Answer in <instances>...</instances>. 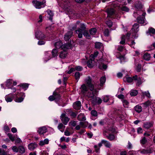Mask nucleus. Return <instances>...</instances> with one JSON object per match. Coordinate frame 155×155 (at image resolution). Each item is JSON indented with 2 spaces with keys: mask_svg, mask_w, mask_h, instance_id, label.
Returning <instances> with one entry per match:
<instances>
[{
  "mask_svg": "<svg viewBox=\"0 0 155 155\" xmlns=\"http://www.w3.org/2000/svg\"><path fill=\"white\" fill-rule=\"evenodd\" d=\"M75 71V69L74 68H71L70 70L68 71L67 73L68 74H71L72 72L74 71Z\"/></svg>",
  "mask_w": 155,
  "mask_h": 155,
  "instance_id": "obj_64",
  "label": "nucleus"
},
{
  "mask_svg": "<svg viewBox=\"0 0 155 155\" xmlns=\"http://www.w3.org/2000/svg\"><path fill=\"white\" fill-rule=\"evenodd\" d=\"M128 44L131 47L134 48V46L135 44V43L134 41H129L128 42Z\"/></svg>",
  "mask_w": 155,
  "mask_h": 155,
  "instance_id": "obj_43",
  "label": "nucleus"
},
{
  "mask_svg": "<svg viewBox=\"0 0 155 155\" xmlns=\"http://www.w3.org/2000/svg\"><path fill=\"white\" fill-rule=\"evenodd\" d=\"M141 64H138L136 68V70L137 72H140L141 70Z\"/></svg>",
  "mask_w": 155,
  "mask_h": 155,
  "instance_id": "obj_51",
  "label": "nucleus"
},
{
  "mask_svg": "<svg viewBox=\"0 0 155 155\" xmlns=\"http://www.w3.org/2000/svg\"><path fill=\"white\" fill-rule=\"evenodd\" d=\"M115 131V129L113 127H110L108 129H106L103 131V133H114Z\"/></svg>",
  "mask_w": 155,
  "mask_h": 155,
  "instance_id": "obj_16",
  "label": "nucleus"
},
{
  "mask_svg": "<svg viewBox=\"0 0 155 155\" xmlns=\"http://www.w3.org/2000/svg\"><path fill=\"white\" fill-rule=\"evenodd\" d=\"M103 134L104 136H105L107 138L110 140H114L115 138L114 135L111 133H103Z\"/></svg>",
  "mask_w": 155,
  "mask_h": 155,
  "instance_id": "obj_12",
  "label": "nucleus"
},
{
  "mask_svg": "<svg viewBox=\"0 0 155 155\" xmlns=\"http://www.w3.org/2000/svg\"><path fill=\"white\" fill-rule=\"evenodd\" d=\"M74 69H75V70H76L78 71H81L82 70L83 68H82V67H81V66H77L75 67Z\"/></svg>",
  "mask_w": 155,
  "mask_h": 155,
  "instance_id": "obj_55",
  "label": "nucleus"
},
{
  "mask_svg": "<svg viewBox=\"0 0 155 155\" xmlns=\"http://www.w3.org/2000/svg\"><path fill=\"white\" fill-rule=\"evenodd\" d=\"M91 113L92 116L97 117V112L95 110H92L91 112Z\"/></svg>",
  "mask_w": 155,
  "mask_h": 155,
  "instance_id": "obj_46",
  "label": "nucleus"
},
{
  "mask_svg": "<svg viewBox=\"0 0 155 155\" xmlns=\"http://www.w3.org/2000/svg\"><path fill=\"white\" fill-rule=\"evenodd\" d=\"M97 99L96 97H95L91 99V102L92 104L94 105H96L97 104Z\"/></svg>",
  "mask_w": 155,
  "mask_h": 155,
  "instance_id": "obj_40",
  "label": "nucleus"
},
{
  "mask_svg": "<svg viewBox=\"0 0 155 155\" xmlns=\"http://www.w3.org/2000/svg\"><path fill=\"white\" fill-rule=\"evenodd\" d=\"M98 54V51H96L94 52V54H91L90 56V58H94L96 57Z\"/></svg>",
  "mask_w": 155,
  "mask_h": 155,
  "instance_id": "obj_50",
  "label": "nucleus"
},
{
  "mask_svg": "<svg viewBox=\"0 0 155 155\" xmlns=\"http://www.w3.org/2000/svg\"><path fill=\"white\" fill-rule=\"evenodd\" d=\"M105 35L106 36H108L109 35V30L108 29H106L105 30L104 32Z\"/></svg>",
  "mask_w": 155,
  "mask_h": 155,
  "instance_id": "obj_58",
  "label": "nucleus"
},
{
  "mask_svg": "<svg viewBox=\"0 0 155 155\" xmlns=\"http://www.w3.org/2000/svg\"><path fill=\"white\" fill-rule=\"evenodd\" d=\"M61 119L62 122L64 125L67 124L69 120V118L66 116V114L64 113L62 114L61 115Z\"/></svg>",
  "mask_w": 155,
  "mask_h": 155,
  "instance_id": "obj_6",
  "label": "nucleus"
},
{
  "mask_svg": "<svg viewBox=\"0 0 155 155\" xmlns=\"http://www.w3.org/2000/svg\"><path fill=\"white\" fill-rule=\"evenodd\" d=\"M81 107V102L79 101L76 102L74 104V107L76 110L80 109Z\"/></svg>",
  "mask_w": 155,
  "mask_h": 155,
  "instance_id": "obj_19",
  "label": "nucleus"
},
{
  "mask_svg": "<svg viewBox=\"0 0 155 155\" xmlns=\"http://www.w3.org/2000/svg\"><path fill=\"white\" fill-rule=\"evenodd\" d=\"M80 125H81V127L83 128H85L87 127L88 124V123L87 122H82L81 121L79 123Z\"/></svg>",
  "mask_w": 155,
  "mask_h": 155,
  "instance_id": "obj_24",
  "label": "nucleus"
},
{
  "mask_svg": "<svg viewBox=\"0 0 155 155\" xmlns=\"http://www.w3.org/2000/svg\"><path fill=\"white\" fill-rule=\"evenodd\" d=\"M47 12L48 15L50 16V18H51L53 17V13L50 10H48L47 11Z\"/></svg>",
  "mask_w": 155,
  "mask_h": 155,
  "instance_id": "obj_61",
  "label": "nucleus"
},
{
  "mask_svg": "<svg viewBox=\"0 0 155 155\" xmlns=\"http://www.w3.org/2000/svg\"><path fill=\"white\" fill-rule=\"evenodd\" d=\"M149 34H155V29L153 28H150L148 29V31L147 32Z\"/></svg>",
  "mask_w": 155,
  "mask_h": 155,
  "instance_id": "obj_37",
  "label": "nucleus"
},
{
  "mask_svg": "<svg viewBox=\"0 0 155 155\" xmlns=\"http://www.w3.org/2000/svg\"><path fill=\"white\" fill-rule=\"evenodd\" d=\"M143 16L142 17L140 16L137 18V21L139 23L143 24L144 23L145 16Z\"/></svg>",
  "mask_w": 155,
  "mask_h": 155,
  "instance_id": "obj_14",
  "label": "nucleus"
},
{
  "mask_svg": "<svg viewBox=\"0 0 155 155\" xmlns=\"http://www.w3.org/2000/svg\"><path fill=\"white\" fill-rule=\"evenodd\" d=\"M142 96L144 97V96L146 95L147 97L150 98V94L148 91L146 92H142Z\"/></svg>",
  "mask_w": 155,
  "mask_h": 155,
  "instance_id": "obj_45",
  "label": "nucleus"
},
{
  "mask_svg": "<svg viewBox=\"0 0 155 155\" xmlns=\"http://www.w3.org/2000/svg\"><path fill=\"white\" fill-rule=\"evenodd\" d=\"M135 110L137 112L140 113L142 111V107L140 106L137 105L135 107Z\"/></svg>",
  "mask_w": 155,
  "mask_h": 155,
  "instance_id": "obj_33",
  "label": "nucleus"
},
{
  "mask_svg": "<svg viewBox=\"0 0 155 155\" xmlns=\"http://www.w3.org/2000/svg\"><path fill=\"white\" fill-rule=\"evenodd\" d=\"M125 42V35H123L121 37V41L120 42V43L122 45L124 44Z\"/></svg>",
  "mask_w": 155,
  "mask_h": 155,
  "instance_id": "obj_42",
  "label": "nucleus"
},
{
  "mask_svg": "<svg viewBox=\"0 0 155 155\" xmlns=\"http://www.w3.org/2000/svg\"><path fill=\"white\" fill-rule=\"evenodd\" d=\"M13 81L12 79H9L6 82V86L8 88H10L11 87L13 86L12 83Z\"/></svg>",
  "mask_w": 155,
  "mask_h": 155,
  "instance_id": "obj_21",
  "label": "nucleus"
},
{
  "mask_svg": "<svg viewBox=\"0 0 155 155\" xmlns=\"http://www.w3.org/2000/svg\"><path fill=\"white\" fill-rule=\"evenodd\" d=\"M147 140L145 137H143L141 141V143L143 144H144L147 142Z\"/></svg>",
  "mask_w": 155,
  "mask_h": 155,
  "instance_id": "obj_62",
  "label": "nucleus"
},
{
  "mask_svg": "<svg viewBox=\"0 0 155 155\" xmlns=\"http://www.w3.org/2000/svg\"><path fill=\"white\" fill-rule=\"evenodd\" d=\"M133 78H124L123 81L125 82L131 83L133 81Z\"/></svg>",
  "mask_w": 155,
  "mask_h": 155,
  "instance_id": "obj_36",
  "label": "nucleus"
},
{
  "mask_svg": "<svg viewBox=\"0 0 155 155\" xmlns=\"http://www.w3.org/2000/svg\"><path fill=\"white\" fill-rule=\"evenodd\" d=\"M35 37L38 39H43L45 37V35L41 31H37L35 32Z\"/></svg>",
  "mask_w": 155,
  "mask_h": 155,
  "instance_id": "obj_8",
  "label": "nucleus"
},
{
  "mask_svg": "<svg viewBox=\"0 0 155 155\" xmlns=\"http://www.w3.org/2000/svg\"><path fill=\"white\" fill-rule=\"evenodd\" d=\"M143 58L146 61L149 60L150 58V54L147 53H145L143 56Z\"/></svg>",
  "mask_w": 155,
  "mask_h": 155,
  "instance_id": "obj_26",
  "label": "nucleus"
},
{
  "mask_svg": "<svg viewBox=\"0 0 155 155\" xmlns=\"http://www.w3.org/2000/svg\"><path fill=\"white\" fill-rule=\"evenodd\" d=\"M8 136L9 137V138L12 141H13L15 140V137L13 136V135L10 134L8 133Z\"/></svg>",
  "mask_w": 155,
  "mask_h": 155,
  "instance_id": "obj_44",
  "label": "nucleus"
},
{
  "mask_svg": "<svg viewBox=\"0 0 155 155\" xmlns=\"http://www.w3.org/2000/svg\"><path fill=\"white\" fill-rule=\"evenodd\" d=\"M83 35L87 39H89L91 38V36L89 34L88 31L87 30H86L83 31L82 33V35Z\"/></svg>",
  "mask_w": 155,
  "mask_h": 155,
  "instance_id": "obj_22",
  "label": "nucleus"
},
{
  "mask_svg": "<svg viewBox=\"0 0 155 155\" xmlns=\"http://www.w3.org/2000/svg\"><path fill=\"white\" fill-rule=\"evenodd\" d=\"M37 147V144L35 143H31L28 145V149L31 150H33Z\"/></svg>",
  "mask_w": 155,
  "mask_h": 155,
  "instance_id": "obj_17",
  "label": "nucleus"
},
{
  "mask_svg": "<svg viewBox=\"0 0 155 155\" xmlns=\"http://www.w3.org/2000/svg\"><path fill=\"white\" fill-rule=\"evenodd\" d=\"M140 152L141 153L143 154H147L148 153H151V149H143L142 150H141Z\"/></svg>",
  "mask_w": 155,
  "mask_h": 155,
  "instance_id": "obj_29",
  "label": "nucleus"
},
{
  "mask_svg": "<svg viewBox=\"0 0 155 155\" xmlns=\"http://www.w3.org/2000/svg\"><path fill=\"white\" fill-rule=\"evenodd\" d=\"M81 75V74L79 72L77 71L75 73L74 76L75 78H80Z\"/></svg>",
  "mask_w": 155,
  "mask_h": 155,
  "instance_id": "obj_57",
  "label": "nucleus"
},
{
  "mask_svg": "<svg viewBox=\"0 0 155 155\" xmlns=\"http://www.w3.org/2000/svg\"><path fill=\"white\" fill-rule=\"evenodd\" d=\"M77 119L80 121H84L86 120L84 115L82 114H80L78 115L77 117Z\"/></svg>",
  "mask_w": 155,
  "mask_h": 155,
  "instance_id": "obj_20",
  "label": "nucleus"
},
{
  "mask_svg": "<svg viewBox=\"0 0 155 155\" xmlns=\"http://www.w3.org/2000/svg\"><path fill=\"white\" fill-rule=\"evenodd\" d=\"M29 84L27 83L21 84L18 85L20 87H22L23 88H27L28 87Z\"/></svg>",
  "mask_w": 155,
  "mask_h": 155,
  "instance_id": "obj_39",
  "label": "nucleus"
},
{
  "mask_svg": "<svg viewBox=\"0 0 155 155\" xmlns=\"http://www.w3.org/2000/svg\"><path fill=\"white\" fill-rule=\"evenodd\" d=\"M54 96L53 94L52 95L50 96L48 98L49 100L51 101H53L55 100Z\"/></svg>",
  "mask_w": 155,
  "mask_h": 155,
  "instance_id": "obj_63",
  "label": "nucleus"
},
{
  "mask_svg": "<svg viewBox=\"0 0 155 155\" xmlns=\"http://www.w3.org/2000/svg\"><path fill=\"white\" fill-rule=\"evenodd\" d=\"M81 91L83 93L87 91V88L84 84L81 85Z\"/></svg>",
  "mask_w": 155,
  "mask_h": 155,
  "instance_id": "obj_30",
  "label": "nucleus"
},
{
  "mask_svg": "<svg viewBox=\"0 0 155 155\" xmlns=\"http://www.w3.org/2000/svg\"><path fill=\"white\" fill-rule=\"evenodd\" d=\"M103 46V44L100 42H96L95 43V47L96 49H99Z\"/></svg>",
  "mask_w": 155,
  "mask_h": 155,
  "instance_id": "obj_25",
  "label": "nucleus"
},
{
  "mask_svg": "<svg viewBox=\"0 0 155 155\" xmlns=\"http://www.w3.org/2000/svg\"><path fill=\"white\" fill-rule=\"evenodd\" d=\"M12 150L14 152H18V149L16 146H13L12 147Z\"/></svg>",
  "mask_w": 155,
  "mask_h": 155,
  "instance_id": "obj_56",
  "label": "nucleus"
},
{
  "mask_svg": "<svg viewBox=\"0 0 155 155\" xmlns=\"http://www.w3.org/2000/svg\"><path fill=\"white\" fill-rule=\"evenodd\" d=\"M0 155H6V153L4 150L0 148Z\"/></svg>",
  "mask_w": 155,
  "mask_h": 155,
  "instance_id": "obj_59",
  "label": "nucleus"
},
{
  "mask_svg": "<svg viewBox=\"0 0 155 155\" xmlns=\"http://www.w3.org/2000/svg\"><path fill=\"white\" fill-rule=\"evenodd\" d=\"M55 46L57 48H61L62 49H69L71 48V45L69 43H66L62 45V43L61 41L56 42L54 44Z\"/></svg>",
  "mask_w": 155,
  "mask_h": 155,
  "instance_id": "obj_1",
  "label": "nucleus"
},
{
  "mask_svg": "<svg viewBox=\"0 0 155 155\" xmlns=\"http://www.w3.org/2000/svg\"><path fill=\"white\" fill-rule=\"evenodd\" d=\"M87 96L89 97L92 98L96 97V96L94 95V93L93 92H92L88 93L87 94Z\"/></svg>",
  "mask_w": 155,
  "mask_h": 155,
  "instance_id": "obj_49",
  "label": "nucleus"
},
{
  "mask_svg": "<svg viewBox=\"0 0 155 155\" xmlns=\"http://www.w3.org/2000/svg\"><path fill=\"white\" fill-rule=\"evenodd\" d=\"M67 49H62L63 50L60 52L59 56L62 59H64L67 56L68 52L66 51Z\"/></svg>",
  "mask_w": 155,
  "mask_h": 155,
  "instance_id": "obj_10",
  "label": "nucleus"
},
{
  "mask_svg": "<svg viewBox=\"0 0 155 155\" xmlns=\"http://www.w3.org/2000/svg\"><path fill=\"white\" fill-rule=\"evenodd\" d=\"M153 126V122H147L144 123L143 124V127L145 129H148L152 127Z\"/></svg>",
  "mask_w": 155,
  "mask_h": 155,
  "instance_id": "obj_9",
  "label": "nucleus"
},
{
  "mask_svg": "<svg viewBox=\"0 0 155 155\" xmlns=\"http://www.w3.org/2000/svg\"><path fill=\"white\" fill-rule=\"evenodd\" d=\"M121 9L122 11H125L126 12H128L129 10V9L126 6L122 7L121 8Z\"/></svg>",
  "mask_w": 155,
  "mask_h": 155,
  "instance_id": "obj_48",
  "label": "nucleus"
},
{
  "mask_svg": "<svg viewBox=\"0 0 155 155\" xmlns=\"http://www.w3.org/2000/svg\"><path fill=\"white\" fill-rule=\"evenodd\" d=\"M34 5L37 8H40L42 7H44V4L45 3V2L43 1L41 2L36 1H33L32 2Z\"/></svg>",
  "mask_w": 155,
  "mask_h": 155,
  "instance_id": "obj_4",
  "label": "nucleus"
},
{
  "mask_svg": "<svg viewBox=\"0 0 155 155\" xmlns=\"http://www.w3.org/2000/svg\"><path fill=\"white\" fill-rule=\"evenodd\" d=\"M24 100V98L22 97H17L15 99V101L18 102H22Z\"/></svg>",
  "mask_w": 155,
  "mask_h": 155,
  "instance_id": "obj_41",
  "label": "nucleus"
},
{
  "mask_svg": "<svg viewBox=\"0 0 155 155\" xmlns=\"http://www.w3.org/2000/svg\"><path fill=\"white\" fill-rule=\"evenodd\" d=\"M18 152L19 153L23 154L25 152V149L24 147L20 145L18 147Z\"/></svg>",
  "mask_w": 155,
  "mask_h": 155,
  "instance_id": "obj_23",
  "label": "nucleus"
},
{
  "mask_svg": "<svg viewBox=\"0 0 155 155\" xmlns=\"http://www.w3.org/2000/svg\"><path fill=\"white\" fill-rule=\"evenodd\" d=\"M106 24L110 28L112 26L113 23L110 20H108L106 21Z\"/></svg>",
  "mask_w": 155,
  "mask_h": 155,
  "instance_id": "obj_52",
  "label": "nucleus"
},
{
  "mask_svg": "<svg viewBox=\"0 0 155 155\" xmlns=\"http://www.w3.org/2000/svg\"><path fill=\"white\" fill-rule=\"evenodd\" d=\"M94 59V58H90V59L87 62V64L88 67L91 68L93 67Z\"/></svg>",
  "mask_w": 155,
  "mask_h": 155,
  "instance_id": "obj_13",
  "label": "nucleus"
},
{
  "mask_svg": "<svg viewBox=\"0 0 155 155\" xmlns=\"http://www.w3.org/2000/svg\"><path fill=\"white\" fill-rule=\"evenodd\" d=\"M89 31L91 35H94L96 34L97 31V30L96 28H93L90 29Z\"/></svg>",
  "mask_w": 155,
  "mask_h": 155,
  "instance_id": "obj_34",
  "label": "nucleus"
},
{
  "mask_svg": "<svg viewBox=\"0 0 155 155\" xmlns=\"http://www.w3.org/2000/svg\"><path fill=\"white\" fill-rule=\"evenodd\" d=\"M135 8L137 9V11H139L142 12V16H145L146 13L145 10L143 8L141 2H138L135 4Z\"/></svg>",
  "mask_w": 155,
  "mask_h": 155,
  "instance_id": "obj_3",
  "label": "nucleus"
},
{
  "mask_svg": "<svg viewBox=\"0 0 155 155\" xmlns=\"http://www.w3.org/2000/svg\"><path fill=\"white\" fill-rule=\"evenodd\" d=\"M49 140L48 139H45L44 141H41L39 143V145L41 146H43L45 144H48V143Z\"/></svg>",
  "mask_w": 155,
  "mask_h": 155,
  "instance_id": "obj_28",
  "label": "nucleus"
},
{
  "mask_svg": "<svg viewBox=\"0 0 155 155\" xmlns=\"http://www.w3.org/2000/svg\"><path fill=\"white\" fill-rule=\"evenodd\" d=\"M101 143L104 144L105 146L109 148L110 147V143L107 141L103 140L101 141Z\"/></svg>",
  "mask_w": 155,
  "mask_h": 155,
  "instance_id": "obj_35",
  "label": "nucleus"
},
{
  "mask_svg": "<svg viewBox=\"0 0 155 155\" xmlns=\"http://www.w3.org/2000/svg\"><path fill=\"white\" fill-rule=\"evenodd\" d=\"M138 93L137 90H133L130 92V94L131 96H135L137 95Z\"/></svg>",
  "mask_w": 155,
  "mask_h": 155,
  "instance_id": "obj_38",
  "label": "nucleus"
},
{
  "mask_svg": "<svg viewBox=\"0 0 155 155\" xmlns=\"http://www.w3.org/2000/svg\"><path fill=\"white\" fill-rule=\"evenodd\" d=\"M69 124L72 126L74 127L77 124L76 121H71L69 122Z\"/></svg>",
  "mask_w": 155,
  "mask_h": 155,
  "instance_id": "obj_53",
  "label": "nucleus"
},
{
  "mask_svg": "<svg viewBox=\"0 0 155 155\" xmlns=\"http://www.w3.org/2000/svg\"><path fill=\"white\" fill-rule=\"evenodd\" d=\"M107 17L111 18H114L115 17V11L113 8L107 9Z\"/></svg>",
  "mask_w": 155,
  "mask_h": 155,
  "instance_id": "obj_7",
  "label": "nucleus"
},
{
  "mask_svg": "<svg viewBox=\"0 0 155 155\" xmlns=\"http://www.w3.org/2000/svg\"><path fill=\"white\" fill-rule=\"evenodd\" d=\"M86 28L85 25L84 24H81L80 28H79L76 30V33L78 35V37L79 38H82L83 32L86 30Z\"/></svg>",
  "mask_w": 155,
  "mask_h": 155,
  "instance_id": "obj_2",
  "label": "nucleus"
},
{
  "mask_svg": "<svg viewBox=\"0 0 155 155\" xmlns=\"http://www.w3.org/2000/svg\"><path fill=\"white\" fill-rule=\"evenodd\" d=\"M53 95L54 96L55 100L56 101H58L60 98V95L56 92H53Z\"/></svg>",
  "mask_w": 155,
  "mask_h": 155,
  "instance_id": "obj_27",
  "label": "nucleus"
},
{
  "mask_svg": "<svg viewBox=\"0 0 155 155\" xmlns=\"http://www.w3.org/2000/svg\"><path fill=\"white\" fill-rule=\"evenodd\" d=\"M47 131V129L45 127H41L38 128V132L40 135L43 134Z\"/></svg>",
  "mask_w": 155,
  "mask_h": 155,
  "instance_id": "obj_11",
  "label": "nucleus"
},
{
  "mask_svg": "<svg viewBox=\"0 0 155 155\" xmlns=\"http://www.w3.org/2000/svg\"><path fill=\"white\" fill-rule=\"evenodd\" d=\"M78 114L75 112H71V116L73 118H75L76 117Z\"/></svg>",
  "mask_w": 155,
  "mask_h": 155,
  "instance_id": "obj_60",
  "label": "nucleus"
},
{
  "mask_svg": "<svg viewBox=\"0 0 155 155\" xmlns=\"http://www.w3.org/2000/svg\"><path fill=\"white\" fill-rule=\"evenodd\" d=\"M106 81L105 78H101L100 79V85L102 86L103 85Z\"/></svg>",
  "mask_w": 155,
  "mask_h": 155,
  "instance_id": "obj_47",
  "label": "nucleus"
},
{
  "mask_svg": "<svg viewBox=\"0 0 155 155\" xmlns=\"http://www.w3.org/2000/svg\"><path fill=\"white\" fill-rule=\"evenodd\" d=\"M65 126H64L62 123H60L58 126V128L59 129L61 130V131L63 132Z\"/></svg>",
  "mask_w": 155,
  "mask_h": 155,
  "instance_id": "obj_31",
  "label": "nucleus"
},
{
  "mask_svg": "<svg viewBox=\"0 0 155 155\" xmlns=\"http://www.w3.org/2000/svg\"><path fill=\"white\" fill-rule=\"evenodd\" d=\"M72 34L73 32L72 31H69L65 35L64 37V40L66 41H68L71 37Z\"/></svg>",
  "mask_w": 155,
  "mask_h": 155,
  "instance_id": "obj_15",
  "label": "nucleus"
},
{
  "mask_svg": "<svg viewBox=\"0 0 155 155\" xmlns=\"http://www.w3.org/2000/svg\"><path fill=\"white\" fill-rule=\"evenodd\" d=\"M150 101L148 100L147 101L144 103L143 104L145 106V107H147L150 105Z\"/></svg>",
  "mask_w": 155,
  "mask_h": 155,
  "instance_id": "obj_54",
  "label": "nucleus"
},
{
  "mask_svg": "<svg viewBox=\"0 0 155 155\" xmlns=\"http://www.w3.org/2000/svg\"><path fill=\"white\" fill-rule=\"evenodd\" d=\"M139 27V25L137 24H134L133 26V28H132V31H134L135 33H137L139 30L138 28Z\"/></svg>",
  "mask_w": 155,
  "mask_h": 155,
  "instance_id": "obj_18",
  "label": "nucleus"
},
{
  "mask_svg": "<svg viewBox=\"0 0 155 155\" xmlns=\"http://www.w3.org/2000/svg\"><path fill=\"white\" fill-rule=\"evenodd\" d=\"M86 83L89 87L90 90L92 91L94 89V82L91 78H88L86 80Z\"/></svg>",
  "mask_w": 155,
  "mask_h": 155,
  "instance_id": "obj_5",
  "label": "nucleus"
},
{
  "mask_svg": "<svg viewBox=\"0 0 155 155\" xmlns=\"http://www.w3.org/2000/svg\"><path fill=\"white\" fill-rule=\"evenodd\" d=\"M58 51L56 49H53L51 52L52 56L53 57L56 56L58 55Z\"/></svg>",
  "mask_w": 155,
  "mask_h": 155,
  "instance_id": "obj_32",
  "label": "nucleus"
}]
</instances>
